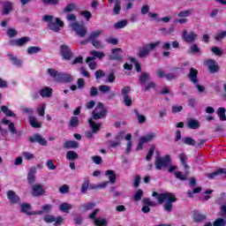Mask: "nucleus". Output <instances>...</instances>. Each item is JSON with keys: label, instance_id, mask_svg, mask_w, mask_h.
<instances>
[{"label": "nucleus", "instance_id": "24", "mask_svg": "<svg viewBox=\"0 0 226 226\" xmlns=\"http://www.w3.org/2000/svg\"><path fill=\"white\" fill-rule=\"evenodd\" d=\"M64 149H77L79 147V142L75 140H66L63 144Z\"/></svg>", "mask_w": 226, "mask_h": 226}, {"label": "nucleus", "instance_id": "17", "mask_svg": "<svg viewBox=\"0 0 226 226\" xmlns=\"http://www.w3.org/2000/svg\"><path fill=\"white\" fill-rule=\"evenodd\" d=\"M90 56H87L86 58V63H91V61H94V59H102L105 57V53L102 51L92 50L90 51Z\"/></svg>", "mask_w": 226, "mask_h": 226}, {"label": "nucleus", "instance_id": "46", "mask_svg": "<svg viewBox=\"0 0 226 226\" xmlns=\"http://www.w3.org/2000/svg\"><path fill=\"white\" fill-rule=\"evenodd\" d=\"M134 114L137 116V119L139 124H144V123H146V117L144 115H140L139 109H134Z\"/></svg>", "mask_w": 226, "mask_h": 226}, {"label": "nucleus", "instance_id": "35", "mask_svg": "<svg viewBox=\"0 0 226 226\" xmlns=\"http://www.w3.org/2000/svg\"><path fill=\"white\" fill-rule=\"evenodd\" d=\"M226 109L224 107L218 108L217 116L220 121H226Z\"/></svg>", "mask_w": 226, "mask_h": 226}, {"label": "nucleus", "instance_id": "64", "mask_svg": "<svg viewBox=\"0 0 226 226\" xmlns=\"http://www.w3.org/2000/svg\"><path fill=\"white\" fill-rule=\"evenodd\" d=\"M7 34H8L9 38H15V36H17V30L13 29V28H9L7 30Z\"/></svg>", "mask_w": 226, "mask_h": 226}, {"label": "nucleus", "instance_id": "59", "mask_svg": "<svg viewBox=\"0 0 226 226\" xmlns=\"http://www.w3.org/2000/svg\"><path fill=\"white\" fill-rule=\"evenodd\" d=\"M175 177L177 179H180V181H186L188 179V177L186 174H183L181 171L175 172Z\"/></svg>", "mask_w": 226, "mask_h": 226}, {"label": "nucleus", "instance_id": "7", "mask_svg": "<svg viewBox=\"0 0 226 226\" xmlns=\"http://www.w3.org/2000/svg\"><path fill=\"white\" fill-rule=\"evenodd\" d=\"M70 26L72 27V31H74V33H76V34L80 38H84V36L87 34V28H86L84 25H80L79 22L71 23Z\"/></svg>", "mask_w": 226, "mask_h": 226}, {"label": "nucleus", "instance_id": "3", "mask_svg": "<svg viewBox=\"0 0 226 226\" xmlns=\"http://www.w3.org/2000/svg\"><path fill=\"white\" fill-rule=\"evenodd\" d=\"M47 73H49L52 79H55L56 82H64L65 84L72 82V75L68 73L59 72L57 70L52 68H49Z\"/></svg>", "mask_w": 226, "mask_h": 226}, {"label": "nucleus", "instance_id": "37", "mask_svg": "<svg viewBox=\"0 0 226 226\" xmlns=\"http://www.w3.org/2000/svg\"><path fill=\"white\" fill-rule=\"evenodd\" d=\"M1 110L5 114V116H7V117H16L17 116L13 111L8 109L7 106H1Z\"/></svg>", "mask_w": 226, "mask_h": 226}, {"label": "nucleus", "instance_id": "8", "mask_svg": "<svg viewBox=\"0 0 226 226\" xmlns=\"http://www.w3.org/2000/svg\"><path fill=\"white\" fill-rule=\"evenodd\" d=\"M33 207L29 205V203H22L21 204V213L24 215H27V216H35L36 215H43V211H31Z\"/></svg>", "mask_w": 226, "mask_h": 226}, {"label": "nucleus", "instance_id": "23", "mask_svg": "<svg viewBox=\"0 0 226 226\" xmlns=\"http://www.w3.org/2000/svg\"><path fill=\"white\" fill-rule=\"evenodd\" d=\"M88 124L93 133H97L102 129V123L96 124L93 118H88Z\"/></svg>", "mask_w": 226, "mask_h": 226}, {"label": "nucleus", "instance_id": "26", "mask_svg": "<svg viewBox=\"0 0 226 226\" xmlns=\"http://www.w3.org/2000/svg\"><path fill=\"white\" fill-rule=\"evenodd\" d=\"M39 94L42 98H50L52 96V88L45 87L39 91Z\"/></svg>", "mask_w": 226, "mask_h": 226}, {"label": "nucleus", "instance_id": "58", "mask_svg": "<svg viewBox=\"0 0 226 226\" xmlns=\"http://www.w3.org/2000/svg\"><path fill=\"white\" fill-rule=\"evenodd\" d=\"M192 15V10H185L184 11H180L177 14V17L181 19H186V17H190Z\"/></svg>", "mask_w": 226, "mask_h": 226}, {"label": "nucleus", "instance_id": "16", "mask_svg": "<svg viewBox=\"0 0 226 226\" xmlns=\"http://www.w3.org/2000/svg\"><path fill=\"white\" fill-rule=\"evenodd\" d=\"M45 189L42 185L36 184L32 187V195L33 197H41L45 195Z\"/></svg>", "mask_w": 226, "mask_h": 226}, {"label": "nucleus", "instance_id": "54", "mask_svg": "<svg viewBox=\"0 0 226 226\" xmlns=\"http://www.w3.org/2000/svg\"><path fill=\"white\" fill-rule=\"evenodd\" d=\"M100 34H102V31H100V30L92 32L88 37V41H94V40H96V38H98V36H100Z\"/></svg>", "mask_w": 226, "mask_h": 226}, {"label": "nucleus", "instance_id": "63", "mask_svg": "<svg viewBox=\"0 0 226 226\" xmlns=\"http://www.w3.org/2000/svg\"><path fill=\"white\" fill-rule=\"evenodd\" d=\"M44 4H49L50 6H57L59 0H42Z\"/></svg>", "mask_w": 226, "mask_h": 226}, {"label": "nucleus", "instance_id": "32", "mask_svg": "<svg viewBox=\"0 0 226 226\" xmlns=\"http://www.w3.org/2000/svg\"><path fill=\"white\" fill-rule=\"evenodd\" d=\"M154 137H156V134L149 132L146 136L139 138V140H141L143 144H147V142H151Z\"/></svg>", "mask_w": 226, "mask_h": 226}, {"label": "nucleus", "instance_id": "19", "mask_svg": "<svg viewBox=\"0 0 226 226\" xmlns=\"http://www.w3.org/2000/svg\"><path fill=\"white\" fill-rule=\"evenodd\" d=\"M198 76H199V71L193 67H191L187 77L192 84H199Z\"/></svg>", "mask_w": 226, "mask_h": 226}, {"label": "nucleus", "instance_id": "45", "mask_svg": "<svg viewBox=\"0 0 226 226\" xmlns=\"http://www.w3.org/2000/svg\"><path fill=\"white\" fill-rule=\"evenodd\" d=\"M188 54H200V48L197 44H192L188 49Z\"/></svg>", "mask_w": 226, "mask_h": 226}, {"label": "nucleus", "instance_id": "53", "mask_svg": "<svg viewBox=\"0 0 226 226\" xmlns=\"http://www.w3.org/2000/svg\"><path fill=\"white\" fill-rule=\"evenodd\" d=\"M87 190H89V179H85L81 185V193H87Z\"/></svg>", "mask_w": 226, "mask_h": 226}, {"label": "nucleus", "instance_id": "21", "mask_svg": "<svg viewBox=\"0 0 226 226\" xmlns=\"http://www.w3.org/2000/svg\"><path fill=\"white\" fill-rule=\"evenodd\" d=\"M7 199L10 200L11 204H19L20 202V197L17 195V192L14 191L7 192Z\"/></svg>", "mask_w": 226, "mask_h": 226}, {"label": "nucleus", "instance_id": "38", "mask_svg": "<svg viewBox=\"0 0 226 226\" xmlns=\"http://www.w3.org/2000/svg\"><path fill=\"white\" fill-rule=\"evenodd\" d=\"M80 124V120H79L78 117H72L69 122V126L71 128H77Z\"/></svg>", "mask_w": 226, "mask_h": 226}, {"label": "nucleus", "instance_id": "48", "mask_svg": "<svg viewBox=\"0 0 226 226\" xmlns=\"http://www.w3.org/2000/svg\"><path fill=\"white\" fill-rule=\"evenodd\" d=\"M126 26H128V21L126 19H123L115 24V29H124Z\"/></svg>", "mask_w": 226, "mask_h": 226}, {"label": "nucleus", "instance_id": "6", "mask_svg": "<svg viewBox=\"0 0 226 226\" xmlns=\"http://www.w3.org/2000/svg\"><path fill=\"white\" fill-rule=\"evenodd\" d=\"M132 93V87L130 86H124L121 89V94L124 99V104L125 107H132L133 105V99L130 96V94Z\"/></svg>", "mask_w": 226, "mask_h": 226}, {"label": "nucleus", "instance_id": "33", "mask_svg": "<svg viewBox=\"0 0 226 226\" xmlns=\"http://www.w3.org/2000/svg\"><path fill=\"white\" fill-rule=\"evenodd\" d=\"M95 206V203L90 202L80 205L79 209L82 213H86V211H91V209H93V207H94Z\"/></svg>", "mask_w": 226, "mask_h": 226}, {"label": "nucleus", "instance_id": "18", "mask_svg": "<svg viewBox=\"0 0 226 226\" xmlns=\"http://www.w3.org/2000/svg\"><path fill=\"white\" fill-rule=\"evenodd\" d=\"M44 222L46 223H54L55 222V225H61V223H63V217L58 216L57 218H56V216L54 215H46L44 216Z\"/></svg>", "mask_w": 226, "mask_h": 226}, {"label": "nucleus", "instance_id": "41", "mask_svg": "<svg viewBox=\"0 0 226 226\" xmlns=\"http://www.w3.org/2000/svg\"><path fill=\"white\" fill-rule=\"evenodd\" d=\"M182 142H184V144H185V146H193L195 147V146H197V141H195V139H193L192 138L190 137H185L182 139Z\"/></svg>", "mask_w": 226, "mask_h": 226}, {"label": "nucleus", "instance_id": "51", "mask_svg": "<svg viewBox=\"0 0 226 226\" xmlns=\"http://www.w3.org/2000/svg\"><path fill=\"white\" fill-rule=\"evenodd\" d=\"M80 15H81V17H84L86 19L87 22H89V20H91V19H93V14L91 13V11H89L87 10L81 11Z\"/></svg>", "mask_w": 226, "mask_h": 226}, {"label": "nucleus", "instance_id": "50", "mask_svg": "<svg viewBox=\"0 0 226 226\" xmlns=\"http://www.w3.org/2000/svg\"><path fill=\"white\" fill-rule=\"evenodd\" d=\"M9 57L15 66H22V61L19 59V57L14 56L13 55H10Z\"/></svg>", "mask_w": 226, "mask_h": 226}, {"label": "nucleus", "instance_id": "44", "mask_svg": "<svg viewBox=\"0 0 226 226\" xmlns=\"http://www.w3.org/2000/svg\"><path fill=\"white\" fill-rule=\"evenodd\" d=\"M38 52H41V48L37 46H30L27 49V54H29L30 56L33 54H38Z\"/></svg>", "mask_w": 226, "mask_h": 226}, {"label": "nucleus", "instance_id": "2", "mask_svg": "<svg viewBox=\"0 0 226 226\" xmlns=\"http://www.w3.org/2000/svg\"><path fill=\"white\" fill-rule=\"evenodd\" d=\"M114 139V140L109 139L108 141V147L110 149H117V147H121V144L124 140V139L128 142H132V133H128L124 137V131H120L115 135Z\"/></svg>", "mask_w": 226, "mask_h": 226}, {"label": "nucleus", "instance_id": "15", "mask_svg": "<svg viewBox=\"0 0 226 226\" xmlns=\"http://www.w3.org/2000/svg\"><path fill=\"white\" fill-rule=\"evenodd\" d=\"M28 41H31V38L25 36L19 39L11 40L10 45L11 47H24V45H26V43H27Z\"/></svg>", "mask_w": 226, "mask_h": 226}, {"label": "nucleus", "instance_id": "5", "mask_svg": "<svg viewBox=\"0 0 226 226\" xmlns=\"http://www.w3.org/2000/svg\"><path fill=\"white\" fill-rule=\"evenodd\" d=\"M172 159H170V155L166 154L162 157L157 156L155 159V169L156 170H162V169H167L169 165H170Z\"/></svg>", "mask_w": 226, "mask_h": 226}, {"label": "nucleus", "instance_id": "57", "mask_svg": "<svg viewBox=\"0 0 226 226\" xmlns=\"http://www.w3.org/2000/svg\"><path fill=\"white\" fill-rule=\"evenodd\" d=\"M23 158H25V160H26L27 162L31 161V160H34V158H36L34 156V154L29 153V152H22L21 153Z\"/></svg>", "mask_w": 226, "mask_h": 226}, {"label": "nucleus", "instance_id": "61", "mask_svg": "<svg viewBox=\"0 0 226 226\" xmlns=\"http://www.w3.org/2000/svg\"><path fill=\"white\" fill-rule=\"evenodd\" d=\"M92 161L94 162V163H95V165H102V162H103L102 156L100 155L92 156Z\"/></svg>", "mask_w": 226, "mask_h": 226}, {"label": "nucleus", "instance_id": "43", "mask_svg": "<svg viewBox=\"0 0 226 226\" xmlns=\"http://www.w3.org/2000/svg\"><path fill=\"white\" fill-rule=\"evenodd\" d=\"M144 196V191L141 189H139L136 193H134L133 196V201L134 202H139V200H142V197Z\"/></svg>", "mask_w": 226, "mask_h": 226}, {"label": "nucleus", "instance_id": "22", "mask_svg": "<svg viewBox=\"0 0 226 226\" xmlns=\"http://www.w3.org/2000/svg\"><path fill=\"white\" fill-rule=\"evenodd\" d=\"M13 11V3L7 1L4 2L2 14L3 15H10V12Z\"/></svg>", "mask_w": 226, "mask_h": 226}, {"label": "nucleus", "instance_id": "36", "mask_svg": "<svg viewBox=\"0 0 226 226\" xmlns=\"http://www.w3.org/2000/svg\"><path fill=\"white\" fill-rule=\"evenodd\" d=\"M73 206L70 203L64 202L60 205L59 209L62 213H70V210L72 209Z\"/></svg>", "mask_w": 226, "mask_h": 226}, {"label": "nucleus", "instance_id": "14", "mask_svg": "<svg viewBox=\"0 0 226 226\" xmlns=\"http://www.w3.org/2000/svg\"><path fill=\"white\" fill-rule=\"evenodd\" d=\"M60 52H61V56L66 61H72V57H73V53H72V49H70V47H68V45L62 44L60 47Z\"/></svg>", "mask_w": 226, "mask_h": 226}, {"label": "nucleus", "instance_id": "42", "mask_svg": "<svg viewBox=\"0 0 226 226\" xmlns=\"http://www.w3.org/2000/svg\"><path fill=\"white\" fill-rule=\"evenodd\" d=\"M179 160L185 170L190 169V166H188V162L186 161V155L185 154H179Z\"/></svg>", "mask_w": 226, "mask_h": 226}, {"label": "nucleus", "instance_id": "29", "mask_svg": "<svg viewBox=\"0 0 226 226\" xmlns=\"http://www.w3.org/2000/svg\"><path fill=\"white\" fill-rule=\"evenodd\" d=\"M28 121L32 128H41V124L36 120V117L30 116Z\"/></svg>", "mask_w": 226, "mask_h": 226}, {"label": "nucleus", "instance_id": "10", "mask_svg": "<svg viewBox=\"0 0 226 226\" xmlns=\"http://www.w3.org/2000/svg\"><path fill=\"white\" fill-rule=\"evenodd\" d=\"M205 66L209 70L210 73H218L220 72V65L215 59H207L204 62Z\"/></svg>", "mask_w": 226, "mask_h": 226}, {"label": "nucleus", "instance_id": "47", "mask_svg": "<svg viewBox=\"0 0 226 226\" xmlns=\"http://www.w3.org/2000/svg\"><path fill=\"white\" fill-rule=\"evenodd\" d=\"M121 13V1L120 0H116L115 2V6L113 9V14L114 15H119Z\"/></svg>", "mask_w": 226, "mask_h": 226}, {"label": "nucleus", "instance_id": "28", "mask_svg": "<svg viewBox=\"0 0 226 226\" xmlns=\"http://www.w3.org/2000/svg\"><path fill=\"white\" fill-rule=\"evenodd\" d=\"M187 126L191 130H199V128H200V123L196 119H191L187 122Z\"/></svg>", "mask_w": 226, "mask_h": 226}, {"label": "nucleus", "instance_id": "55", "mask_svg": "<svg viewBox=\"0 0 226 226\" xmlns=\"http://www.w3.org/2000/svg\"><path fill=\"white\" fill-rule=\"evenodd\" d=\"M76 5L75 4H68L66 7L63 10L64 13H72L73 10H75Z\"/></svg>", "mask_w": 226, "mask_h": 226}, {"label": "nucleus", "instance_id": "52", "mask_svg": "<svg viewBox=\"0 0 226 226\" xmlns=\"http://www.w3.org/2000/svg\"><path fill=\"white\" fill-rule=\"evenodd\" d=\"M154 149H156V147L154 145L149 148L146 157L147 162H151L153 155L154 154Z\"/></svg>", "mask_w": 226, "mask_h": 226}, {"label": "nucleus", "instance_id": "39", "mask_svg": "<svg viewBox=\"0 0 226 226\" xmlns=\"http://www.w3.org/2000/svg\"><path fill=\"white\" fill-rule=\"evenodd\" d=\"M94 226H107V220L102 217H97L93 221Z\"/></svg>", "mask_w": 226, "mask_h": 226}, {"label": "nucleus", "instance_id": "40", "mask_svg": "<svg viewBox=\"0 0 226 226\" xmlns=\"http://www.w3.org/2000/svg\"><path fill=\"white\" fill-rule=\"evenodd\" d=\"M72 216H73L75 225H82L84 222V218H82V215H80L79 214L74 213L72 214Z\"/></svg>", "mask_w": 226, "mask_h": 226}, {"label": "nucleus", "instance_id": "56", "mask_svg": "<svg viewBox=\"0 0 226 226\" xmlns=\"http://www.w3.org/2000/svg\"><path fill=\"white\" fill-rule=\"evenodd\" d=\"M213 226H226V220L220 217L217 218L214 222Z\"/></svg>", "mask_w": 226, "mask_h": 226}, {"label": "nucleus", "instance_id": "34", "mask_svg": "<svg viewBox=\"0 0 226 226\" xmlns=\"http://www.w3.org/2000/svg\"><path fill=\"white\" fill-rule=\"evenodd\" d=\"M105 176H109V182L111 183V185H115L116 184V172L112 170H108L105 172Z\"/></svg>", "mask_w": 226, "mask_h": 226}, {"label": "nucleus", "instance_id": "1", "mask_svg": "<svg viewBox=\"0 0 226 226\" xmlns=\"http://www.w3.org/2000/svg\"><path fill=\"white\" fill-rule=\"evenodd\" d=\"M152 197H155L157 199L159 204H163V209L167 213H172V209L174 206V202H177V198L172 192H162L158 193L157 192H152Z\"/></svg>", "mask_w": 226, "mask_h": 226}, {"label": "nucleus", "instance_id": "30", "mask_svg": "<svg viewBox=\"0 0 226 226\" xmlns=\"http://www.w3.org/2000/svg\"><path fill=\"white\" fill-rule=\"evenodd\" d=\"M66 159L69 162H75V160L79 159V154L73 150L67 151Z\"/></svg>", "mask_w": 226, "mask_h": 226}, {"label": "nucleus", "instance_id": "27", "mask_svg": "<svg viewBox=\"0 0 226 226\" xmlns=\"http://www.w3.org/2000/svg\"><path fill=\"white\" fill-rule=\"evenodd\" d=\"M206 218H207V215H203L201 213L196 212L193 215V222L195 223H202V222H204L206 220Z\"/></svg>", "mask_w": 226, "mask_h": 226}, {"label": "nucleus", "instance_id": "9", "mask_svg": "<svg viewBox=\"0 0 226 226\" xmlns=\"http://www.w3.org/2000/svg\"><path fill=\"white\" fill-rule=\"evenodd\" d=\"M197 38H199V35L193 31L188 32L187 30H184L182 33V39L186 43H193Z\"/></svg>", "mask_w": 226, "mask_h": 226}, {"label": "nucleus", "instance_id": "60", "mask_svg": "<svg viewBox=\"0 0 226 226\" xmlns=\"http://www.w3.org/2000/svg\"><path fill=\"white\" fill-rule=\"evenodd\" d=\"M160 45H162V41H157L155 42H150L148 44V49L151 50H154V49H156L157 47H160Z\"/></svg>", "mask_w": 226, "mask_h": 226}, {"label": "nucleus", "instance_id": "31", "mask_svg": "<svg viewBox=\"0 0 226 226\" xmlns=\"http://www.w3.org/2000/svg\"><path fill=\"white\" fill-rule=\"evenodd\" d=\"M149 73L147 72H141V74L139 77V84L140 86H145L146 82H147L150 79Z\"/></svg>", "mask_w": 226, "mask_h": 226}, {"label": "nucleus", "instance_id": "12", "mask_svg": "<svg viewBox=\"0 0 226 226\" xmlns=\"http://www.w3.org/2000/svg\"><path fill=\"white\" fill-rule=\"evenodd\" d=\"M31 144H39L40 146H47L48 142L45 138H43L40 133H35L33 136H30L28 139Z\"/></svg>", "mask_w": 226, "mask_h": 226}, {"label": "nucleus", "instance_id": "20", "mask_svg": "<svg viewBox=\"0 0 226 226\" xmlns=\"http://www.w3.org/2000/svg\"><path fill=\"white\" fill-rule=\"evenodd\" d=\"M150 52L149 44H144L141 48L139 49L137 56L139 57V59H144V57H147V56H149Z\"/></svg>", "mask_w": 226, "mask_h": 226}, {"label": "nucleus", "instance_id": "13", "mask_svg": "<svg viewBox=\"0 0 226 226\" xmlns=\"http://www.w3.org/2000/svg\"><path fill=\"white\" fill-rule=\"evenodd\" d=\"M121 52H123L121 48H115L111 49V55H109V61H123V54H121Z\"/></svg>", "mask_w": 226, "mask_h": 226}, {"label": "nucleus", "instance_id": "11", "mask_svg": "<svg viewBox=\"0 0 226 226\" xmlns=\"http://www.w3.org/2000/svg\"><path fill=\"white\" fill-rule=\"evenodd\" d=\"M48 27L50 31H54V33H59L61 31V27H64V22L61 20L59 18L56 19V22L48 23Z\"/></svg>", "mask_w": 226, "mask_h": 226}, {"label": "nucleus", "instance_id": "25", "mask_svg": "<svg viewBox=\"0 0 226 226\" xmlns=\"http://www.w3.org/2000/svg\"><path fill=\"white\" fill-rule=\"evenodd\" d=\"M35 174H36V168H30L27 175L28 185H33V183L36 181Z\"/></svg>", "mask_w": 226, "mask_h": 226}, {"label": "nucleus", "instance_id": "4", "mask_svg": "<svg viewBox=\"0 0 226 226\" xmlns=\"http://www.w3.org/2000/svg\"><path fill=\"white\" fill-rule=\"evenodd\" d=\"M107 117V109L102 102H98L94 110L92 111V119L98 121V119H105Z\"/></svg>", "mask_w": 226, "mask_h": 226}, {"label": "nucleus", "instance_id": "62", "mask_svg": "<svg viewBox=\"0 0 226 226\" xmlns=\"http://www.w3.org/2000/svg\"><path fill=\"white\" fill-rule=\"evenodd\" d=\"M59 192L60 193H70V186L66 184L63 185L60 188H59Z\"/></svg>", "mask_w": 226, "mask_h": 226}, {"label": "nucleus", "instance_id": "49", "mask_svg": "<svg viewBox=\"0 0 226 226\" xmlns=\"http://www.w3.org/2000/svg\"><path fill=\"white\" fill-rule=\"evenodd\" d=\"M129 61H131V63H133V64H135L136 72H142V66H140V63H139V61L135 59V57L131 56L129 58Z\"/></svg>", "mask_w": 226, "mask_h": 226}]
</instances>
